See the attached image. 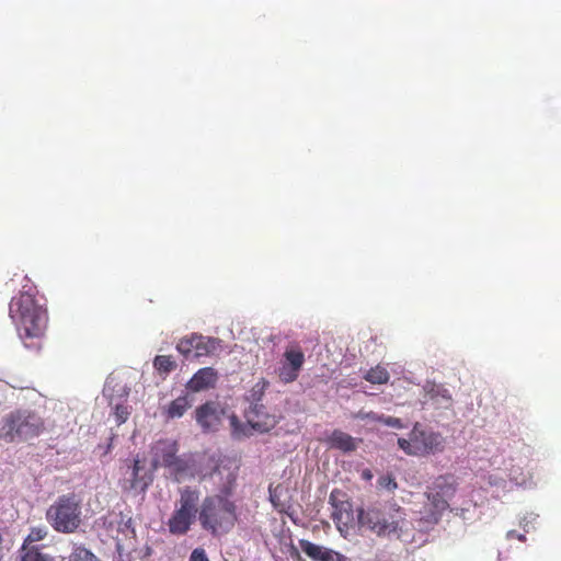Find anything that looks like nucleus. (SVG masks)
I'll return each mask as SVG.
<instances>
[{
	"mask_svg": "<svg viewBox=\"0 0 561 561\" xmlns=\"http://www.w3.org/2000/svg\"><path fill=\"white\" fill-rule=\"evenodd\" d=\"M237 519V505L227 495L210 494L202 499L198 488L186 485L179 490L168 528L172 535L183 536L198 520L203 530L213 536H221L234 527Z\"/></svg>",
	"mask_w": 561,
	"mask_h": 561,
	"instance_id": "obj_1",
	"label": "nucleus"
},
{
	"mask_svg": "<svg viewBox=\"0 0 561 561\" xmlns=\"http://www.w3.org/2000/svg\"><path fill=\"white\" fill-rule=\"evenodd\" d=\"M9 316L15 323L19 335L26 347L31 344L28 340L39 339L44 335L47 327V311L37 304L34 295L20 293L11 299Z\"/></svg>",
	"mask_w": 561,
	"mask_h": 561,
	"instance_id": "obj_2",
	"label": "nucleus"
},
{
	"mask_svg": "<svg viewBox=\"0 0 561 561\" xmlns=\"http://www.w3.org/2000/svg\"><path fill=\"white\" fill-rule=\"evenodd\" d=\"M44 420L35 412L20 409L2 419L0 440L4 443L27 442L45 432Z\"/></svg>",
	"mask_w": 561,
	"mask_h": 561,
	"instance_id": "obj_3",
	"label": "nucleus"
},
{
	"mask_svg": "<svg viewBox=\"0 0 561 561\" xmlns=\"http://www.w3.org/2000/svg\"><path fill=\"white\" fill-rule=\"evenodd\" d=\"M81 501L75 493L58 496L47 508L46 519L58 533L72 534L81 525Z\"/></svg>",
	"mask_w": 561,
	"mask_h": 561,
	"instance_id": "obj_4",
	"label": "nucleus"
},
{
	"mask_svg": "<svg viewBox=\"0 0 561 561\" xmlns=\"http://www.w3.org/2000/svg\"><path fill=\"white\" fill-rule=\"evenodd\" d=\"M445 443L440 433L423 430L419 424L414 425L408 439H398L399 447L405 454L422 457L443 453Z\"/></svg>",
	"mask_w": 561,
	"mask_h": 561,
	"instance_id": "obj_5",
	"label": "nucleus"
},
{
	"mask_svg": "<svg viewBox=\"0 0 561 561\" xmlns=\"http://www.w3.org/2000/svg\"><path fill=\"white\" fill-rule=\"evenodd\" d=\"M244 416L245 423L240 422L234 414L229 416L231 433L234 438L248 437L253 432H267L276 424L275 416L268 414L263 404L249 407Z\"/></svg>",
	"mask_w": 561,
	"mask_h": 561,
	"instance_id": "obj_6",
	"label": "nucleus"
},
{
	"mask_svg": "<svg viewBox=\"0 0 561 561\" xmlns=\"http://www.w3.org/2000/svg\"><path fill=\"white\" fill-rule=\"evenodd\" d=\"M220 348V340L193 333L179 341L178 352L186 359L214 355Z\"/></svg>",
	"mask_w": 561,
	"mask_h": 561,
	"instance_id": "obj_7",
	"label": "nucleus"
},
{
	"mask_svg": "<svg viewBox=\"0 0 561 561\" xmlns=\"http://www.w3.org/2000/svg\"><path fill=\"white\" fill-rule=\"evenodd\" d=\"M227 415V408L219 401H206L195 410V421L205 434L219 431Z\"/></svg>",
	"mask_w": 561,
	"mask_h": 561,
	"instance_id": "obj_8",
	"label": "nucleus"
},
{
	"mask_svg": "<svg viewBox=\"0 0 561 561\" xmlns=\"http://www.w3.org/2000/svg\"><path fill=\"white\" fill-rule=\"evenodd\" d=\"M153 466L169 468L174 473H182L187 469L186 462L176 456L178 444L170 440H159L152 447Z\"/></svg>",
	"mask_w": 561,
	"mask_h": 561,
	"instance_id": "obj_9",
	"label": "nucleus"
},
{
	"mask_svg": "<svg viewBox=\"0 0 561 561\" xmlns=\"http://www.w3.org/2000/svg\"><path fill=\"white\" fill-rule=\"evenodd\" d=\"M330 504L333 507L331 517L341 534L347 533L354 523V511L352 502L346 499V494L334 489L330 493Z\"/></svg>",
	"mask_w": 561,
	"mask_h": 561,
	"instance_id": "obj_10",
	"label": "nucleus"
},
{
	"mask_svg": "<svg viewBox=\"0 0 561 561\" xmlns=\"http://www.w3.org/2000/svg\"><path fill=\"white\" fill-rule=\"evenodd\" d=\"M103 526L108 537L116 541L117 548L122 542L135 537L136 531L133 526V518L119 513H110L103 518Z\"/></svg>",
	"mask_w": 561,
	"mask_h": 561,
	"instance_id": "obj_11",
	"label": "nucleus"
},
{
	"mask_svg": "<svg viewBox=\"0 0 561 561\" xmlns=\"http://www.w3.org/2000/svg\"><path fill=\"white\" fill-rule=\"evenodd\" d=\"M285 364L283 365V382L295 381L305 363V354L297 345H291L286 348L283 354Z\"/></svg>",
	"mask_w": 561,
	"mask_h": 561,
	"instance_id": "obj_12",
	"label": "nucleus"
},
{
	"mask_svg": "<svg viewBox=\"0 0 561 561\" xmlns=\"http://www.w3.org/2000/svg\"><path fill=\"white\" fill-rule=\"evenodd\" d=\"M299 547L312 561H347L344 554L306 539L299 540Z\"/></svg>",
	"mask_w": 561,
	"mask_h": 561,
	"instance_id": "obj_13",
	"label": "nucleus"
},
{
	"mask_svg": "<svg viewBox=\"0 0 561 561\" xmlns=\"http://www.w3.org/2000/svg\"><path fill=\"white\" fill-rule=\"evenodd\" d=\"M427 503L424 505V514L422 518L427 524H437L443 515L449 508V501L439 496L433 490L426 493Z\"/></svg>",
	"mask_w": 561,
	"mask_h": 561,
	"instance_id": "obj_14",
	"label": "nucleus"
},
{
	"mask_svg": "<svg viewBox=\"0 0 561 561\" xmlns=\"http://www.w3.org/2000/svg\"><path fill=\"white\" fill-rule=\"evenodd\" d=\"M219 379L218 371L213 367L198 369L186 382V389L191 392H201L216 387Z\"/></svg>",
	"mask_w": 561,
	"mask_h": 561,
	"instance_id": "obj_15",
	"label": "nucleus"
},
{
	"mask_svg": "<svg viewBox=\"0 0 561 561\" xmlns=\"http://www.w3.org/2000/svg\"><path fill=\"white\" fill-rule=\"evenodd\" d=\"M404 520V514L400 507L396 510V514H388L381 511L379 527L383 529H380V531L377 533V536L390 537L394 535L397 537H400V533L402 531Z\"/></svg>",
	"mask_w": 561,
	"mask_h": 561,
	"instance_id": "obj_16",
	"label": "nucleus"
},
{
	"mask_svg": "<svg viewBox=\"0 0 561 561\" xmlns=\"http://www.w3.org/2000/svg\"><path fill=\"white\" fill-rule=\"evenodd\" d=\"M381 511L382 510L375 506L357 510V524L359 528L367 529L377 535L381 529L379 527Z\"/></svg>",
	"mask_w": 561,
	"mask_h": 561,
	"instance_id": "obj_17",
	"label": "nucleus"
},
{
	"mask_svg": "<svg viewBox=\"0 0 561 561\" xmlns=\"http://www.w3.org/2000/svg\"><path fill=\"white\" fill-rule=\"evenodd\" d=\"M360 442L362 439H356L341 430H334L328 438V444L331 448L339 449L343 453L356 450Z\"/></svg>",
	"mask_w": 561,
	"mask_h": 561,
	"instance_id": "obj_18",
	"label": "nucleus"
},
{
	"mask_svg": "<svg viewBox=\"0 0 561 561\" xmlns=\"http://www.w3.org/2000/svg\"><path fill=\"white\" fill-rule=\"evenodd\" d=\"M427 401H431L436 408L448 409L453 404V397L448 389L440 385H427L425 387Z\"/></svg>",
	"mask_w": 561,
	"mask_h": 561,
	"instance_id": "obj_19",
	"label": "nucleus"
},
{
	"mask_svg": "<svg viewBox=\"0 0 561 561\" xmlns=\"http://www.w3.org/2000/svg\"><path fill=\"white\" fill-rule=\"evenodd\" d=\"M191 407L192 399L188 393H185L172 400L168 407L164 408L163 414L167 419H180Z\"/></svg>",
	"mask_w": 561,
	"mask_h": 561,
	"instance_id": "obj_20",
	"label": "nucleus"
},
{
	"mask_svg": "<svg viewBox=\"0 0 561 561\" xmlns=\"http://www.w3.org/2000/svg\"><path fill=\"white\" fill-rule=\"evenodd\" d=\"M430 489L449 501L456 494L457 483L453 476H439Z\"/></svg>",
	"mask_w": 561,
	"mask_h": 561,
	"instance_id": "obj_21",
	"label": "nucleus"
},
{
	"mask_svg": "<svg viewBox=\"0 0 561 561\" xmlns=\"http://www.w3.org/2000/svg\"><path fill=\"white\" fill-rule=\"evenodd\" d=\"M364 379L374 385H385L389 381L390 375L386 367L377 365L366 371Z\"/></svg>",
	"mask_w": 561,
	"mask_h": 561,
	"instance_id": "obj_22",
	"label": "nucleus"
},
{
	"mask_svg": "<svg viewBox=\"0 0 561 561\" xmlns=\"http://www.w3.org/2000/svg\"><path fill=\"white\" fill-rule=\"evenodd\" d=\"M153 367L160 375L167 376L176 368V363L169 355H157Z\"/></svg>",
	"mask_w": 561,
	"mask_h": 561,
	"instance_id": "obj_23",
	"label": "nucleus"
},
{
	"mask_svg": "<svg viewBox=\"0 0 561 561\" xmlns=\"http://www.w3.org/2000/svg\"><path fill=\"white\" fill-rule=\"evenodd\" d=\"M267 385H268L267 381H265L264 379H261L247 393L245 400L250 403V407L261 405L260 402L264 396Z\"/></svg>",
	"mask_w": 561,
	"mask_h": 561,
	"instance_id": "obj_24",
	"label": "nucleus"
},
{
	"mask_svg": "<svg viewBox=\"0 0 561 561\" xmlns=\"http://www.w3.org/2000/svg\"><path fill=\"white\" fill-rule=\"evenodd\" d=\"M47 536V530L44 527H34L31 529L27 537L24 539L22 548L31 549L32 543L43 540Z\"/></svg>",
	"mask_w": 561,
	"mask_h": 561,
	"instance_id": "obj_25",
	"label": "nucleus"
},
{
	"mask_svg": "<svg viewBox=\"0 0 561 561\" xmlns=\"http://www.w3.org/2000/svg\"><path fill=\"white\" fill-rule=\"evenodd\" d=\"M93 554L84 546H75L68 561H93Z\"/></svg>",
	"mask_w": 561,
	"mask_h": 561,
	"instance_id": "obj_26",
	"label": "nucleus"
},
{
	"mask_svg": "<svg viewBox=\"0 0 561 561\" xmlns=\"http://www.w3.org/2000/svg\"><path fill=\"white\" fill-rule=\"evenodd\" d=\"M43 553L39 551L38 547H31V549H25L21 547L20 557L18 561H42Z\"/></svg>",
	"mask_w": 561,
	"mask_h": 561,
	"instance_id": "obj_27",
	"label": "nucleus"
},
{
	"mask_svg": "<svg viewBox=\"0 0 561 561\" xmlns=\"http://www.w3.org/2000/svg\"><path fill=\"white\" fill-rule=\"evenodd\" d=\"M377 485L381 490L394 492L398 489V483L392 473H387L378 478Z\"/></svg>",
	"mask_w": 561,
	"mask_h": 561,
	"instance_id": "obj_28",
	"label": "nucleus"
},
{
	"mask_svg": "<svg viewBox=\"0 0 561 561\" xmlns=\"http://www.w3.org/2000/svg\"><path fill=\"white\" fill-rule=\"evenodd\" d=\"M367 417L377 421L379 423H383L385 425L401 428L403 427L402 422L398 417L393 416H385V415H376L375 413L370 412L367 414Z\"/></svg>",
	"mask_w": 561,
	"mask_h": 561,
	"instance_id": "obj_29",
	"label": "nucleus"
},
{
	"mask_svg": "<svg viewBox=\"0 0 561 561\" xmlns=\"http://www.w3.org/2000/svg\"><path fill=\"white\" fill-rule=\"evenodd\" d=\"M114 417L117 425L125 423L130 415V408L127 404H116L114 407Z\"/></svg>",
	"mask_w": 561,
	"mask_h": 561,
	"instance_id": "obj_30",
	"label": "nucleus"
},
{
	"mask_svg": "<svg viewBox=\"0 0 561 561\" xmlns=\"http://www.w3.org/2000/svg\"><path fill=\"white\" fill-rule=\"evenodd\" d=\"M190 561H209L204 549H194L191 553Z\"/></svg>",
	"mask_w": 561,
	"mask_h": 561,
	"instance_id": "obj_31",
	"label": "nucleus"
},
{
	"mask_svg": "<svg viewBox=\"0 0 561 561\" xmlns=\"http://www.w3.org/2000/svg\"><path fill=\"white\" fill-rule=\"evenodd\" d=\"M277 489H278V485L277 486H274L273 484L270 485V500L272 502V504L274 505V507H277L278 505H280V497L279 495L277 494Z\"/></svg>",
	"mask_w": 561,
	"mask_h": 561,
	"instance_id": "obj_32",
	"label": "nucleus"
},
{
	"mask_svg": "<svg viewBox=\"0 0 561 561\" xmlns=\"http://www.w3.org/2000/svg\"><path fill=\"white\" fill-rule=\"evenodd\" d=\"M506 538H507V539H514V538H516V539H518L519 541H525V540H526L525 535H523V534H517L515 530H510V531H507V534H506Z\"/></svg>",
	"mask_w": 561,
	"mask_h": 561,
	"instance_id": "obj_33",
	"label": "nucleus"
},
{
	"mask_svg": "<svg viewBox=\"0 0 561 561\" xmlns=\"http://www.w3.org/2000/svg\"><path fill=\"white\" fill-rule=\"evenodd\" d=\"M373 477H374L373 471L370 469H368V468L363 469L360 471V478L363 480L370 481L373 479Z\"/></svg>",
	"mask_w": 561,
	"mask_h": 561,
	"instance_id": "obj_34",
	"label": "nucleus"
},
{
	"mask_svg": "<svg viewBox=\"0 0 561 561\" xmlns=\"http://www.w3.org/2000/svg\"><path fill=\"white\" fill-rule=\"evenodd\" d=\"M138 471H139V461L135 460V463H134V467H133V474H134L135 478L138 476Z\"/></svg>",
	"mask_w": 561,
	"mask_h": 561,
	"instance_id": "obj_35",
	"label": "nucleus"
},
{
	"mask_svg": "<svg viewBox=\"0 0 561 561\" xmlns=\"http://www.w3.org/2000/svg\"><path fill=\"white\" fill-rule=\"evenodd\" d=\"M42 561H54V559L47 554H43V560Z\"/></svg>",
	"mask_w": 561,
	"mask_h": 561,
	"instance_id": "obj_36",
	"label": "nucleus"
},
{
	"mask_svg": "<svg viewBox=\"0 0 561 561\" xmlns=\"http://www.w3.org/2000/svg\"><path fill=\"white\" fill-rule=\"evenodd\" d=\"M293 553L296 554L297 557H299V553L296 549H294Z\"/></svg>",
	"mask_w": 561,
	"mask_h": 561,
	"instance_id": "obj_37",
	"label": "nucleus"
}]
</instances>
